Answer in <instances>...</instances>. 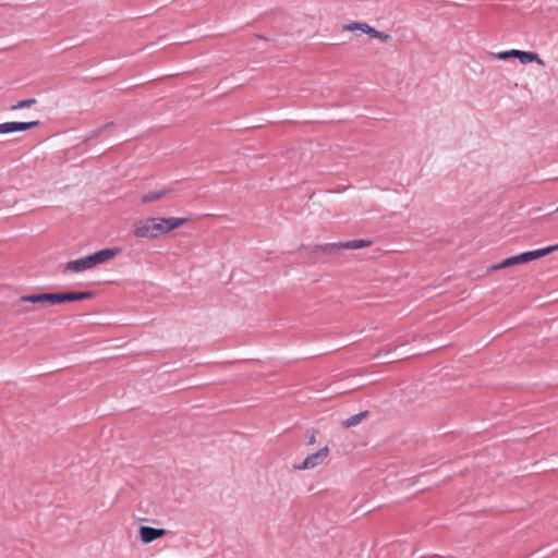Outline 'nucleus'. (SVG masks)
Wrapping results in <instances>:
<instances>
[{
    "mask_svg": "<svg viewBox=\"0 0 558 558\" xmlns=\"http://www.w3.org/2000/svg\"><path fill=\"white\" fill-rule=\"evenodd\" d=\"M20 302L59 304L63 303V299L62 293H39L22 295Z\"/></svg>",
    "mask_w": 558,
    "mask_h": 558,
    "instance_id": "4",
    "label": "nucleus"
},
{
    "mask_svg": "<svg viewBox=\"0 0 558 558\" xmlns=\"http://www.w3.org/2000/svg\"><path fill=\"white\" fill-rule=\"evenodd\" d=\"M492 56L495 57L496 59H499V60H508L510 58H515L517 49H511V50H507V51H500V52H497V53H493Z\"/></svg>",
    "mask_w": 558,
    "mask_h": 558,
    "instance_id": "17",
    "label": "nucleus"
},
{
    "mask_svg": "<svg viewBox=\"0 0 558 558\" xmlns=\"http://www.w3.org/2000/svg\"><path fill=\"white\" fill-rule=\"evenodd\" d=\"M93 296H94L93 292H89V291L62 293L63 302L82 301V300L90 299Z\"/></svg>",
    "mask_w": 558,
    "mask_h": 558,
    "instance_id": "12",
    "label": "nucleus"
},
{
    "mask_svg": "<svg viewBox=\"0 0 558 558\" xmlns=\"http://www.w3.org/2000/svg\"><path fill=\"white\" fill-rule=\"evenodd\" d=\"M556 251H558V243L556 245H550V246H546L543 248L529 251V252H524V253H521L515 256L508 257L505 260H502L501 263L494 264V265L489 266L487 270L490 272V271H496V270H500L504 268H508L511 266L530 263L532 260L542 258V257H544L553 252H556Z\"/></svg>",
    "mask_w": 558,
    "mask_h": 558,
    "instance_id": "1",
    "label": "nucleus"
},
{
    "mask_svg": "<svg viewBox=\"0 0 558 558\" xmlns=\"http://www.w3.org/2000/svg\"><path fill=\"white\" fill-rule=\"evenodd\" d=\"M95 266H97L95 262V257L93 254L84 256L82 258H77L74 260H70L65 267L64 272L71 271V272H81L87 269H92Z\"/></svg>",
    "mask_w": 558,
    "mask_h": 558,
    "instance_id": "5",
    "label": "nucleus"
},
{
    "mask_svg": "<svg viewBox=\"0 0 558 558\" xmlns=\"http://www.w3.org/2000/svg\"><path fill=\"white\" fill-rule=\"evenodd\" d=\"M167 534V530L147 525L140 526V537L144 544H149Z\"/></svg>",
    "mask_w": 558,
    "mask_h": 558,
    "instance_id": "6",
    "label": "nucleus"
},
{
    "mask_svg": "<svg viewBox=\"0 0 558 558\" xmlns=\"http://www.w3.org/2000/svg\"><path fill=\"white\" fill-rule=\"evenodd\" d=\"M366 24L367 23L355 22V23H351V24L344 25L343 29H345V31H361V32L364 33Z\"/></svg>",
    "mask_w": 558,
    "mask_h": 558,
    "instance_id": "18",
    "label": "nucleus"
},
{
    "mask_svg": "<svg viewBox=\"0 0 558 558\" xmlns=\"http://www.w3.org/2000/svg\"><path fill=\"white\" fill-rule=\"evenodd\" d=\"M36 102H37V100L35 98H28V99L21 100V101L16 102L15 105H12L10 109L17 110V109H23V108H29L33 105H35Z\"/></svg>",
    "mask_w": 558,
    "mask_h": 558,
    "instance_id": "16",
    "label": "nucleus"
},
{
    "mask_svg": "<svg viewBox=\"0 0 558 558\" xmlns=\"http://www.w3.org/2000/svg\"><path fill=\"white\" fill-rule=\"evenodd\" d=\"M368 415H369L368 411H362V412L351 415L349 418H366Z\"/></svg>",
    "mask_w": 558,
    "mask_h": 558,
    "instance_id": "21",
    "label": "nucleus"
},
{
    "mask_svg": "<svg viewBox=\"0 0 558 558\" xmlns=\"http://www.w3.org/2000/svg\"><path fill=\"white\" fill-rule=\"evenodd\" d=\"M342 245H343V242L316 245L314 248V252L323 253V254H335V253H338V252L344 250V247H342Z\"/></svg>",
    "mask_w": 558,
    "mask_h": 558,
    "instance_id": "10",
    "label": "nucleus"
},
{
    "mask_svg": "<svg viewBox=\"0 0 558 558\" xmlns=\"http://www.w3.org/2000/svg\"><path fill=\"white\" fill-rule=\"evenodd\" d=\"M102 132H104L102 126H100V128H98V129H95V130L90 131V132L87 134L86 140H93V138H96V137H98Z\"/></svg>",
    "mask_w": 558,
    "mask_h": 558,
    "instance_id": "20",
    "label": "nucleus"
},
{
    "mask_svg": "<svg viewBox=\"0 0 558 558\" xmlns=\"http://www.w3.org/2000/svg\"><path fill=\"white\" fill-rule=\"evenodd\" d=\"M329 454V449L327 446L320 448L318 451L314 452V453H311L308 454L304 461L302 462V464L300 465H295L294 468L296 470H310V469H314L316 468L317 465L322 464L323 461L328 457Z\"/></svg>",
    "mask_w": 558,
    "mask_h": 558,
    "instance_id": "3",
    "label": "nucleus"
},
{
    "mask_svg": "<svg viewBox=\"0 0 558 558\" xmlns=\"http://www.w3.org/2000/svg\"><path fill=\"white\" fill-rule=\"evenodd\" d=\"M371 244H372L371 240L359 239V240H351V241L343 242L342 247H344V250H360L363 247H367Z\"/></svg>",
    "mask_w": 558,
    "mask_h": 558,
    "instance_id": "13",
    "label": "nucleus"
},
{
    "mask_svg": "<svg viewBox=\"0 0 558 558\" xmlns=\"http://www.w3.org/2000/svg\"><path fill=\"white\" fill-rule=\"evenodd\" d=\"M169 193H170V190H168V189H162L159 191H150V192L144 194L142 196L141 201L144 204L157 202V201L161 199L162 197H165L166 195H168Z\"/></svg>",
    "mask_w": 558,
    "mask_h": 558,
    "instance_id": "11",
    "label": "nucleus"
},
{
    "mask_svg": "<svg viewBox=\"0 0 558 558\" xmlns=\"http://www.w3.org/2000/svg\"><path fill=\"white\" fill-rule=\"evenodd\" d=\"M555 213H557V214H558V207L556 208Z\"/></svg>",
    "mask_w": 558,
    "mask_h": 558,
    "instance_id": "25",
    "label": "nucleus"
},
{
    "mask_svg": "<svg viewBox=\"0 0 558 558\" xmlns=\"http://www.w3.org/2000/svg\"><path fill=\"white\" fill-rule=\"evenodd\" d=\"M186 221H187L186 218H177V217L160 218L163 234L181 227Z\"/></svg>",
    "mask_w": 558,
    "mask_h": 558,
    "instance_id": "8",
    "label": "nucleus"
},
{
    "mask_svg": "<svg viewBox=\"0 0 558 558\" xmlns=\"http://www.w3.org/2000/svg\"><path fill=\"white\" fill-rule=\"evenodd\" d=\"M114 125H116L114 122H108L102 125V130L106 131V130L112 129Z\"/></svg>",
    "mask_w": 558,
    "mask_h": 558,
    "instance_id": "24",
    "label": "nucleus"
},
{
    "mask_svg": "<svg viewBox=\"0 0 558 558\" xmlns=\"http://www.w3.org/2000/svg\"><path fill=\"white\" fill-rule=\"evenodd\" d=\"M515 59H518L522 64L536 62L542 66L545 65L544 61L539 58V56L536 52L532 51L517 50Z\"/></svg>",
    "mask_w": 558,
    "mask_h": 558,
    "instance_id": "9",
    "label": "nucleus"
},
{
    "mask_svg": "<svg viewBox=\"0 0 558 558\" xmlns=\"http://www.w3.org/2000/svg\"><path fill=\"white\" fill-rule=\"evenodd\" d=\"M12 133V122H4L0 124V134Z\"/></svg>",
    "mask_w": 558,
    "mask_h": 558,
    "instance_id": "19",
    "label": "nucleus"
},
{
    "mask_svg": "<svg viewBox=\"0 0 558 558\" xmlns=\"http://www.w3.org/2000/svg\"><path fill=\"white\" fill-rule=\"evenodd\" d=\"M364 33L369 35L371 37L378 38L385 43L389 41L391 39L390 35H388L384 32H379V31L375 29L374 27L369 26L368 24H366Z\"/></svg>",
    "mask_w": 558,
    "mask_h": 558,
    "instance_id": "15",
    "label": "nucleus"
},
{
    "mask_svg": "<svg viewBox=\"0 0 558 558\" xmlns=\"http://www.w3.org/2000/svg\"><path fill=\"white\" fill-rule=\"evenodd\" d=\"M316 442V432L312 430L308 439H307V446H313Z\"/></svg>",
    "mask_w": 558,
    "mask_h": 558,
    "instance_id": "22",
    "label": "nucleus"
},
{
    "mask_svg": "<svg viewBox=\"0 0 558 558\" xmlns=\"http://www.w3.org/2000/svg\"><path fill=\"white\" fill-rule=\"evenodd\" d=\"M133 234L138 239H156L162 235L160 218H146L134 223Z\"/></svg>",
    "mask_w": 558,
    "mask_h": 558,
    "instance_id": "2",
    "label": "nucleus"
},
{
    "mask_svg": "<svg viewBox=\"0 0 558 558\" xmlns=\"http://www.w3.org/2000/svg\"><path fill=\"white\" fill-rule=\"evenodd\" d=\"M361 421H343V426L345 428H350L352 426H355L360 423Z\"/></svg>",
    "mask_w": 558,
    "mask_h": 558,
    "instance_id": "23",
    "label": "nucleus"
},
{
    "mask_svg": "<svg viewBox=\"0 0 558 558\" xmlns=\"http://www.w3.org/2000/svg\"><path fill=\"white\" fill-rule=\"evenodd\" d=\"M40 124L39 121H29V122H15L12 121V132H23L31 129H34Z\"/></svg>",
    "mask_w": 558,
    "mask_h": 558,
    "instance_id": "14",
    "label": "nucleus"
},
{
    "mask_svg": "<svg viewBox=\"0 0 558 558\" xmlns=\"http://www.w3.org/2000/svg\"><path fill=\"white\" fill-rule=\"evenodd\" d=\"M120 253H121V248L118 246H113V247H106L100 251H97V252L93 253V255L95 257L96 264L99 265V264H104V263L110 260L111 258H113L114 256H117Z\"/></svg>",
    "mask_w": 558,
    "mask_h": 558,
    "instance_id": "7",
    "label": "nucleus"
}]
</instances>
